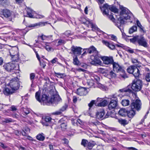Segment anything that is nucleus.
<instances>
[{"label": "nucleus", "instance_id": "22", "mask_svg": "<svg viewBox=\"0 0 150 150\" xmlns=\"http://www.w3.org/2000/svg\"><path fill=\"white\" fill-rule=\"evenodd\" d=\"M27 15L28 17L30 18H34L35 17V15L36 13L35 11H33L32 9L27 7L26 8Z\"/></svg>", "mask_w": 150, "mask_h": 150}, {"label": "nucleus", "instance_id": "51", "mask_svg": "<svg viewBox=\"0 0 150 150\" xmlns=\"http://www.w3.org/2000/svg\"><path fill=\"white\" fill-rule=\"evenodd\" d=\"M145 78L147 81L150 82V73H148L146 75Z\"/></svg>", "mask_w": 150, "mask_h": 150}, {"label": "nucleus", "instance_id": "27", "mask_svg": "<svg viewBox=\"0 0 150 150\" xmlns=\"http://www.w3.org/2000/svg\"><path fill=\"white\" fill-rule=\"evenodd\" d=\"M46 23L45 22H40L38 23H36L34 24H31L28 26L29 28L34 27L37 26H44Z\"/></svg>", "mask_w": 150, "mask_h": 150}, {"label": "nucleus", "instance_id": "4", "mask_svg": "<svg viewBox=\"0 0 150 150\" xmlns=\"http://www.w3.org/2000/svg\"><path fill=\"white\" fill-rule=\"evenodd\" d=\"M131 84V88L135 92L139 91L142 87V82L140 79L134 80Z\"/></svg>", "mask_w": 150, "mask_h": 150}, {"label": "nucleus", "instance_id": "49", "mask_svg": "<svg viewBox=\"0 0 150 150\" xmlns=\"http://www.w3.org/2000/svg\"><path fill=\"white\" fill-rule=\"evenodd\" d=\"M54 74L56 75V76L58 78H62L64 76V74H62L60 73H56L54 72Z\"/></svg>", "mask_w": 150, "mask_h": 150}, {"label": "nucleus", "instance_id": "6", "mask_svg": "<svg viewBox=\"0 0 150 150\" xmlns=\"http://www.w3.org/2000/svg\"><path fill=\"white\" fill-rule=\"evenodd\" d=\"M103 14L104 15H106L108 16V18L112 21L113 23L115 21V19L114 18L113 16L112 15H109L108 14V4H106L103 5L102 7H100Z\"/></svg>", "mask_w": 150, "mask_h": 150}, {"label": "nucleus", "instance_id": "47", "mask_svg": "<svg viewBox=\"0 0 150 150\" xmlns=\"http://www.w3.org/2000/svg\"><path fill=\"white\" fill-rule=\"evenodd\" d=\"M40 65L42 66L43 68H45V67L46 66V64L45 62L43 61L42 59H41L39 61Z\"/></svg>", "mask_w": 150, "mask_h": 150}, {"label": "nucleus", "instance_id": "15", "mask_svg": "<svg viewBox=\"0 0 150 150\" xmlns=\"http://www.w3.org/2000/svg\"><path fill=\"white\" fill-rule=\"evenodd\" d=\"M3 15L6 18H8L9 21H11V13L10 11L7 9H4L2 11Z\"/></svg>", "mask_w": 150, "mask_h": 150}, {"label": "nucleus", "instance_id": "58", "mask_svg": "<svg viewBox=\"0 0 150 150\" xmlns=\"http://www.w3.org/2000/svg\"><path fill=\"white\" fill-rule=\"evenodd\" d=\"M86 23H88L87 26L88 27H91V28H93V25L92 23H90V22L88 21H87Z\"/></svg>", "mask_w": 150, "mask_h": 150}, {"label": "nucleus", "instance_id": "14", "mask_svg": "<svg viewBox=\"0 0 150 150\" xmlns=\"http://www.w3.org/2000/svg\"><path fill=\"white\" fill-rule=\"evenodd\" d=\"M101 59L103 61V63L107 65L112 64L114 62L112 57L104 56L101 58Z\"/></svg>", "mask_w": 150, "mask_h": 150}, {"label": "nucleus", "instance_id": "26", "mask_svg": "<svg viewBox=\"0 0 150 150\" xmlns=\"http://www.w3.org/2000/svg\"><path fill=\"white\" fill-rule=\"evenodd\" d=\"M132 109L130 110L127 111V115L130 118H132L135 114V112L134 110Z\"/></svg>", "mask_w": 150, "mask_h": 150}, {"label": "nucleus", "instance_id": "20", "mask_svg": "<svg viewBox=\"0 0 150 150\" xmlns=\"http://www.w3.org/2000/svg\"><path fill=\"white\" fill-rule=\"evenodd\" d=\"M102 42L103 44L108 47L110 49L114 50L115 49V46L113 42H108L105 40H103Z\"/></svg>", "mask_w": 150, "mask_h": 150}, {"label": "nucleus", "instance_id": "17", "mask_svg": "<svg viewBox=\"0 0 150 150\" xmlns=\"http://www.w3.org/2000/svg\"><path fill=\"white\" fill-rule=\"evenodd\" d=\"M86 88L81 87L77 90L76 94L80 96H83L87 94Z\"/></svg>", "mask_w": 150, "mask_h": 150}, {"label": "nucleus", "instance_id": "34", "mask_svg": "<svg viewBox=\"0 0 150 150\" xmlns=\"http://www.w3.org/2000/svg\"><path fill=\"white\" fill-rule=\"evenodd\" d=\"M137 26L136 25H133L129 29V33L130 34H132L134 32L137 31Z\"/></svg>", "mask_w": 150, "mask_h": 150}, {"label": "nucleus", "instance_id": "18", "mask_svg": "<svg viewBox=\"0 0 150 150\" xmlns=\"http://www.w3.org/2000/svg\"><path fill=\"white\" fill-rule=\"evenodd\" d=\"M97 101L98 102H99V103H97V105L98 106L104 107L107 104V100H103L102 98H97Z\"/></svg>", "mask_w": 150, "mask_h": 150}, {"label": "nucleus", "instance_id": "24", "mask_svg": "<svg viewBox=\"0 0 150 150\" xmlns=\"http://www.w3.org/2000/svg\"><path fill=\"white\" fill-rule=\"evenodd\" d=\"M87 52L89 54L93 53V54H98V52L96 50V49L93 46L90 47L88 49Z\"/></svg>", "mask_w": 150, "mask_h": 150}, {"label": "nucleus", "instance_id": "1", "mask_svg": "<svg viewBox=\"0 0 150 150\" xmlns=\"http://www.w3.org/2000/svg\"><path fill=\"white\" fill-rule=\"evenodd\" d=\"M130 41L134 44L137 42L139 45L144 47H147L148 46L147 40L142 36H135L133 38L130 39Z\"/></svg>", "mask_w": 150, "mask_h": 150}, {"label": "nucleus", "instance_id": "52", "mask_svg": "<svg viewBox=\"0 0 150 150\" xmlns=\"http://www.w3.org/2000/svg\"><path fill=\"white\" fill-rule=\"evenodd\" d=\"M109 75L112 78H115L116 76V74L112 71H110Z\"/></svg>", "mask_w": 150, "mask_h": 150}, {"label": "nucleus", "instance_id": "5", "mask_svg": "<svg viewBox=\"0 0 150 150\" xmlns=\"http://www.w3.org/2000/svg\"><path fill=\"white\" fill-rule=\"evenodd\" d=\"M19 81L18 78L16 77L10 81L9 83L12 91L18 90L20 86Z\"/></svg>", "mask_w": 150, "mask_h": 150}, {"label": "nucleus", "instance_id": "11", "mask_svg": "<svg viewBox=\"0 0 150 150\" xmlns=\"http://www.w3.org/2000/svg\"><path fill=\"white\" fill-rule=\"evenodd\" d=\"M124 19L122 17L120 16L116 21L115 20L114 22L115 25L120 29L121 32L123 28H121L120 27L122 26L125 24V21Z\"/></svg>", "mask_w": 150, "mask_h": 150}, {"label": "nucleus", "instance_id": "36", "mask_svg": "<svg viewBox=\"0 0 150 150\" xmlns=\"http://www.w3.org/2000/svg\"><path fill=\"white\" fill-rule=\"evenodd\" d=\"M136 66H131L129 67L127 69V72L130 74H132Z\"/></svg>", "mask_w": 150, "mask_h": 150}, {"label": "nucleus", "instance_id": "21", "mask_svg": "<svg viewBox=\"0 0 150 150\" xmlns=\"http://www.w3.org/2000/svg\"><path fill=\"white\" fill-rule=\"evenodd\" d=\"M104 115V110L103 109L99 110L96 114V117L98 119H103L105 118Z\"/></svg>", "mask_w": 150, "mask_h": 150}, {"label": "nucleus", "instance_id": "16", "mask_svg": "<svg viewBox=\"0 0 150 150\" xmlns=\"http://www.w3.org/2000/svg\"><path fill=\"white\" fill-rule=\"evenodd\" d=\"M61 100V99L59 96L54 95L51 97L49 101L52 103L57 104L58 102Z\"/></svg>", "mask_w": 150, "mask_h": 150}, {"label": "nucleus", "instance_id": "64", "mask_svg": "<svg viewBox=\"0 0 150 150\" xmlns=\"http://www.w3.org/2000/svg\"><path fill=\"white\" fill-rule=\"evenodd\" d=\"M0 146H1L3 149H6L7 148V146L5 145L3 143L0 142Z\"/></svg>", "mask_w": 150, "mask_h": 150}, {"label": "nucleus", "instance_id": "63", "mask_svg": "<svg viewBox=\"0 0 150 150\" xmlns=\"http://www.w3.org/2000/svg\"><path fill=\"white\" fill-rule=\"evenodd\" d=\"M64 34L67 37H69L71 35L70 32L69 30L67 31L64 33Z\"/></svg>", "mask_w": 150, "mask_h": 150}, {"label": "nucleus", "instance_id": "42", "mask_svg": "<svg viewBox=\"0 0 150 150\" xmlns=\"http://www.w3.org/2000/svg\"><path fill=\"white\" fill-rule=\"evenodd\" d=\"M95 143L93 141L88 142L87 146L89 149H91L95 145Z\"/></svg>", "mask_w": 150, "mask_h": 150}, {"label": "nucleus", "instance_id": "10", "mask_svg": "<svg viewBox=\"0 0 150 150\" xmlns=\"http://www.w3.org/2000/svg\"><path fill=\"white\" fill-rule=\"evenodd\" d=\"M40 92L39 91L35 93V98L37 100L40 102H41V101L45 102H48V96L45 94H44L42 95L41 98L40 99Z\"/></svg>", "mask_w": 150, "mask_h": 150}, {"label": "nucleus", "instance_id": "60", "mask_svg": "<svg viewBox=\"0 0 150 150\" xmlns=\"http://www.w3.org/2000/svg\"><path fill=\"white\" fill-rule=\"evenodd\" d=\"M58 59L57 58H54L53 59L51 60L50 61V62H51L52 64H54V63H56L57 62Z\"/></svg>", "mask_w": 150, "mask_h": 150}, {"label": "nucleus", "instance_id": "35", "mask_svg": "<svg viewBox=\"0 0 150 150\" xmlns=\"http://www.w3.org/2000/svg\"><path fill=\"white\" fill-rule=\"evenodd\" d=\"M52 37V35L45 36L42 35L40 36H38V38H40L42 40H48L49 38L51 39Z\"/></svg>", "mask_w": 150, "mask_h": 150}, {"label": "nucleus", "instance_id": "38", "mask_svg": "<svg viewBox=\"0 0 150 150\" xmlns=\"http://www.w3.org/2000/svg\"><path fill=\"white\" fill-rule=\"evenodd\" d=\"M118 122L121 125L125 126L128 124L127 121L125 119H119Z\"/></svg>", "mask_w": 150, "mask_h": 150}, {"label": "nucleus", "instance_id": "28", "mask_svg": "<svg viewBox=\"0 0 150 150\" xmlns=\"http://www.w3.org/2000/svg\"><path fill=\"white\" fill-rule=\"evenodd\" d=\"M132 74L135 78L138 77L140 75V71L136 67H135Z\"/></svg>", "mask_w": 150, "mask_h": 150}, {"label": "nucleus", "instance_id": "9", "mask_svg": "<svg viewBox=\"0 0 150 150\" xmlns=\"http://www.w3.org/2000/svg\"><path fill=\"white\" fill-rule=\"evenodd\" d=\"M18 50V48L15 47L11 50L10 52V55L11 57L12 61L17 62L19 58Z\"/></svg>", "mask_w": 150, "mask_h": 150}, {"label": "nucleus", "instance_id": "41", "mask_svg": "<svg viewBox=\"0 0 150 150\" xmlns=\"http://www.w3.org/2000/svg\"><path fill=\"white\" fill-rule=\"evenodd\" d=\"M67 123L66 122H65L64 123L60 124L61 127L63 131L67 129Z\"/></svg>", "mask_w": 150, "mask_h": 150}, {"label": "nucleus", "instance_id": "50", "mask_svg": "<svg viewBox=\"0 0 150 150\" xmlns=\"http://www.w3.org/2000/svg\"><path fill=\"white\" fill-rule=\"evenodd\" d=\"M13 122V120L11 118H6L3 121V122L6 123L11 122Z\"/></svg>", "mask_w": 150, "mask_h": 150}, {"label": "nucleus", "instance_id": "54", "mask_svg": "<svg viewBox=\"0 0 150 150\" xmlns=\"http://www.w3.org/2000/svg\"><path fill=\"white\" fill-rule=\"evenodd\" d=\"M99 122L97 121H96L95 122H90V124L91 126H96L97 125H98Z\"/></svg>", "mask_w": 150, "mask_h": 150}, {"label": "nucleus", "instance_id": "12", "mask_svg": "<svg viewBox=\"0 0 150 150\" xmlns=\"http://www.w3.org/2000/svg\"><path fill=\"white\" fill-rule=\"evenodd\" d=\"M112 65L113 69L114 71L117 72H120L122 73L125 72L124 67L120 66L118 63L114 62Z\"/></svg>", "mask_w": 150, "mask_h": 150}, {"label": "nucleus", "instance_id": "19", "mask_svg": "<svg viewBox=\"0 0 150 150\" xmlns=\"http://www.w3.org/2000/svg\"><path fill=\"white\" fill-rule=\"evenodd\" d=\"M52 118L49 116H46L44 120L41 122V123L43 126H48L49 125L51 122Z\"/></svg>", "mask_w": 150, "mask_h": 150}, {"label": "nucleus", "instance_id": "57", "mask_svg": "<svg viewBox=\"0 0 150 150\" xmlns=\"http://www.w3.org/2000/svg\"><path fill=\"white\" fill-rule=\"evenodd\" d=\"M62 113V111L59 110L53 113L52 114L54 115H59Z\"/></svg>", "mask_w": 150, "mask_h": 150}, {"label": "nucleus", "instance_id": "48", "mask_svg": "<svg viewBox=\"0 0 150 150\" xmlns=\"http://www.w3.org/2000/svg\"><path fill=\"white\" fill-rule=\"evenodd\" d=\"M96 101L94 100H92L90 103H88V106L89 107V110H90V108L93 106L94 104H95L96 105H97V103H95Z\"/></svg>", "mask_w": 150, "mask_h": 150}, {"label": "nucleus", "instance_id": "29", "mask_svg": "<svg viewBox=\"0 0 150 150\" xmlns=\"http://www.w3.org/2000/svg\"><path fill=\"white\" fill-rule=\"evenodd\" d=\"M127 111L125 109H121L118 112L119 114L121 116H125L127 115Z\"/></svg>", "mask_w": 150, "mask_h": 150}, {"label": "nucleus", "instance_id": "39", "mask_svg": "<svg viewBox=\"0 0 150 150\" xmlns=\"http://www.w3.org/2000/svg\"><path fill=\"white\" fill-rule=\"evenodd\" d=\"M109 9L111 11L116 13L118 12V10L114 6L110 7L108 5V10Z\"/></svg>", "mask_w": 150, "mask_h": 150}, {"label": "nucleus", "instance_id": "31", "mask_svg": "<svg viewBox=\"0 0 150 150\" xmlns=\"http://www.w3.org/2000/svg\"><path fill=\"white\" fill-rule=\"evenodd\" d=\"M14 91H11L9 88H6L3 91L4 93L6 96H8L10 94H12L14 92Z\"/></svg>", "mask_w": 150, "mask_h": 150}, {"label": "nucleus", "instance_id": "45", "mask_svg": "<svg viewBox=\"0 0 150 150\" xmlns=\"http://www.w3.org/2000/svg\"><path fill=\"white\" fill-rule=\"evenodd\" d=\"M65 43V41L64 40L62 39H59L56 45L57 46H58L60 45L64 44Z\"/></svg>", "mask_w": 150, "mask_h": 150}, {"label": "nucleus", "instance_id": "23", "mask_svg": "<svg viewBox=\"0 0 150 150\" xmlns=\"http://www.w3.org/2000/svg\"><path fill=\"white\" fill-rule=\"evenodd\" d=\"M118 105V102L113 100H111L108 105V108L110 110L115 109Z\"/></svg>", "mask_w": 150, "mask_h": 150}, {"label": "nucleus", "instance_id": "25", "mask_svg": "<svg viewBox=\"0 0 150 150\" xmlns=\"http://www.w3.org/2000/svg\"><path fill=\"white\" fill-rule=\"evenodd\" d=\"M118 91L122 93L124 92H128L129 93H131L133 92L132 90L129 88V86L127 87L120 89Z\"/></svg>", "mask_w": 150, "mask_h": 150}, {"label": "nucleus", "instance_id": "55", "mask_svg": "<svg viewBox=\"0 0 150 150\" xmlns=\"http://www.w3.org/2000/svg\"><path fill=\"white\" fill-rule=\"evenodd\" d=\"M67 108V105H64L60 110L62 111V112L65 110Z\"/></svg>", "mask_w": 150, "mask_h": 150}, {"label": "nucleus", "instance_id": "13", "mask_svg": "<svg viewBox=\"0 0 150 150\" xmlns=\"http://www.w3.org/2000/svg\"><path fill=\"white\" fill-rule=\"evenodd\" d=\"M82 48L79 47L73 46L71 47V50L74 56L79 55L81 54Z\"/></svg>", "mask_w": 150, "mask_h": 150}, {"label": "nucleus", "instance_id": "37", "mask_svg": "<svg viewBox=\"0 0 150 150\" xmlns=\"http://www.w3.org/2000/svg\"><path fill=\"white\" fill-rule=\"evenodd\" d=\"M120 95H117V94H114L112 95V98H111V100H113L116 102H118L117 97H120Z\"/></svg>", "mask_w": 150, "mask_h": 150}, {"label": "nucleus", "instance_id": "2", "mask_svg": "<svg viewBox=\"0 0 150 150\" xmlns=\"http://www.w3.org/2000/svg\"><path fill=\"white\" fill-rule=\"evenodd\" d=\"M3 67L8 71L14 72L16 74L19 73V66L18 64H15L11 63H8L4 64Z\"/></svg>", "mask_w": 150, "mask_h": 150}, {"label": "nucleus", "instance_id": "30", "mask_svg": "<svg viewBox=\"0 0 150 150\" xmlns=\"http://www.w3.org/2000/svg\"><path fill=\"white\" fill-rule=\"evenodd\" d=\"M136 22L137 26L140 28V31L143 33L145 32V31L144 30V27L141 25L139 20L137 19Z\"/></svg>", "mask_w": 150, "mask_h": 150}, {"label": "nucleus", "instance_id": "44", "mask_svg": "<svg viewBox=\"0 0 150 150\" xmlns=\"http://www.w3.org/2000/svg\"><path fill=\"white\" fill-rule=\"evenodd\" d=\"M88 141L86 139H83L82 140L81 144L84 147H87Z\"/></svg>", "mask_w": 150, "mask_h": 150}, {"label": "nucleus", "instance_id": "61", "mask_svg": "<svg viewBox=\"0 0 150 150\" xmlns=\"http://www.w3.org/2000/svg\"><path fill=\"white\" fill-rule=\"evenodd\" d=\"M110 37L111 39L112 40H114L115 41H116L117 40V38L115 36L113 35H110Z\"/></svg>", "mask_w": 150, "mask_h": 150}, {"label": "nucleus", "instance_id": "56", "mask_svg": "<svg viewBox=\"0 0 150 150\" xmlns=\"http://www.w3.org/2000/svg\"><path fill=\"white\" fill-rule=\"evenodd\" d=\"M126 51L132 54L134 53V52L133 49L129 48L126 49Z\"/></svg>", "mask_w": 150, "mask_h": 150}, {"label": "nucleus", "instance_id": "3", "mask_svg": "<svg viewBox=\"0 0 150 150\" xmlns=\"http://www.w3.org/2000/svg\"><path fill=\"white\" fill-rule=\"evenodd\" d=\"M120 8L121 10L120 12V16L122 17L125 19H130L131 18L133 17V14L127 8L122 6H120Z\"/></svg>", "mask_w": 150, "mask_h": 150}, {"label": "nucleus", "instance_id": "46", "mask_svg": "<svg viewBox=\"0 0 150 150\" xmlns=\"http://www.w3.org/2000/svg\"><path fill=\"white\" fill-rule=\"evenodd\" d=\"M23 114L24 115H27L30 113V110L27 108H23Z\"/></svg>", "mask_w": 150, "mask_h": 150}, {"label": "nucleus", "instance_id": "32", "mask_svg": "<svg viewBox=\"0 0 150 150\" xmlns=\"http://www.w3.org/2000/svg\"><path fill=\"white\" fill-rule=\"evenodd\" d=\"M121 103L123 106H126L129 105L130 102L128 99H124L122 100Z\"/></svg>", "mask_w": 150, "mask_h": 150}, {"label": "nucleus", "instance_id": "43", "mask_svg": "<svg viewBox=\"0 0 150 150\" xmlns=\"http://www.w3.org/2000/svg\"><path fill=\"white\" fill-rule=\"evenodd\" d=\"M91 79L92 80H95L98 82L100 80V78L97 75L93 74L91 76Z\"/></svg>", "mask_w": 150, "mask_h": 150}, {"label": "nucleus", "instance_id": "53", "mask_svg": "<svg viewBox=\"0 0 150 150\" xmlns=\"http://www.w3.org/2000/svg\"><path fill=\"white\" fill-rule=\"evenodd\" d=\"M45 48L46 50L48 51H50L53 50V48L52 47H50L49 45H46Z\"/></svg>", "mask_w": 150, "mask_h": 150}, {"label": "nucleus", "instance_id": "40", "mask_svg": "<svg viewBox=\"0 0 150 150\" xmlns=\"http://www.w3.org/2000/svg\"><path fill=\"white\" fill-rule=\"evenodd\" d=\"M73 63L75 65H78L79 64V60L77 56H74L73 57Z\"/></svg>", "mask_w": 150, "mask_h": 150}, {"label": "nucleus", "instance_id": "8", "mask_svg": "<svg viewBox=\"0 0 150 150\" xmlns=\"http://www.w3.org/2000/svg\"><path fill=\"white\" fill-rule=\"evenodd\" d=\"M141 100L139 99H137L132 101L130 106L132 109H134L137 111H139L141 109Z\"/></svg>", "mask_w": 150, "mask_h": 150}, {"label": "nucleus", "instance_id": "62", "mask_svg": "<svg viewBox=\"0 0 150 150\" xmlns=\"http://www.w3.org/2000/svg\"><path fill=\"white\" fill-rule=\"evenodd\" d=\"M111 111H110V112H109V111L108 112L106 115H105V118H107L109 116L111 117Z\"/></svg>", "mask_w": 150, "mask_h": 150}, {"label": "nucleus", "instance_id": "59", "mask_svg": "<svg viewBox=\"0 0 150 150\" xmlns=\"http://www.w3.org/2000/svg\"><path fill=\"white\" fill-rule=\"evenodd\" d=\"M35 76V74L34 73H31L30 74V79L31 80L34 79Z\"/></svg>", "mask_w": 150, "mask_h": 150}, {"label": "nucleus", "instance_id": "33", "mask_svg": "<svg viewBox=\"0 0 150 150\" xmlns=\"http://www.w3.org/2000/svg\"><path fill=\"white\" fill-rule=\"evenodd\" d=\"M36 138L39 141H43L45 139V137L44 136V134L43 133H41L38 134L36 136Z\"/></svg>", "mask_w": 150, "mask_h": 150}, {"label": "nucleus", "instance_id": "7", "mask_svg": "<svg viewBox=\"0 0 150 150\" xmlns=\"http://www.w3.org/2000/svg\"><path fill=\"white\" fill-rule=\"evenodd\" d=\"M89 61L90 64H91L97 66L101 64V62L99 59L100 57L98 54H92L91 55Z\"/></svg>", "mask_w": 150, "mask_h": 150}]
</instances>
